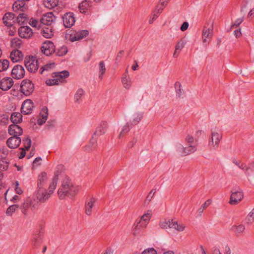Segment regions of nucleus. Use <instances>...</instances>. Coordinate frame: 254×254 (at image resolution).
<instances>
[{
    "mask_svg": "<svg viewBox=\"0 0 254 254\" xmlns=\"http://www.w3.org/2000/svg\"><path fill=\"white\" fill-rule=\"evenodd\" d=\"M61 177L62 179V184L58 191L59 198L62 199L66 196H74L78 191V187L74 186L67 176H63Z\"/></svg>",
    "mask_w": 254,
    "mask_h": 254,
    "instance_id": "1",
    "label": "nucleus"
},
{
    "mask_svg": "<svg viewBox=\"0 0 254 254\" xmlns=\"http://www.w3.org/2000/svg\"><path fill=\"white\" fill-rule=\"evenodd\" d=\"M153 213L151 210L144 211L143 214L135 221L133 226V234L136 235L146 229L149 223Z\"/></svg>",
    "mask_w": 254,
    "mask_h": 254,
    "instance_id": "2",
    "label": "nucleus"
},
{
    "mask_svg": "<svg viewBox=\"0 0 254 254\" xmlns=\"http://www.w3.org/2000/svg\"><path fill=\"white\" fill-rule=\"evenodd\" d=\"M222 138V133L217 127H214L211 130V135L208 140V146L211 150H216Z\"/></svg>",
    "mask_w": 254,
    "mask_h": 254,
    "instance_id": "3",
    "label": "nucleus"
},
{
    "mask_svg": "<svg viewBox=\"0 0 254 254\" xmlns=\"http://www.w3.org/2000/svg\"><path fill=\"white\" fill-rule=\"evenodd\" d=\"M69 73L67 70L57 72L52 74V78L46 80V83L48 86L59 85L63 83L64 79L68 77Z\"/></svg>",
    "mask_w": 254,
    "mask_h": 254,
    "instance_id": "4",
    "label": "nucleus"
},
{
    "mask_svg": "<svg viewBox=\"0 0 254 254\" xmlns=\"http://www.w3.org/2000/svg\"><path fill=\"white\" fill-rule=\"evenodd\" d=\"M213 35V22H207L202 31V41L203 44L209 43Z\"/></svg>",
    "mask_w": 254,
    "mask_h": 254,
    "instance_id": "5",
    "label": "nucleus"
},
{
    "mask_svg": "<svg viewBox=\"0 0 254 254\" xmlns=\"http://www.w3.org/2000/svg\"><path fill=\"white\" fill-rule=\"evenodd\" d=\"M233 162L240 169L243 170L248 178L251 177L252 173L254 172V161L250 163L248 165L236 160H234Z\"/></svg>",
    "mask_w": 254,
    "mask_h": 254,
    "instance_id": "6",
    "label": "nucleus"
},
{
    "mask_svg": "<svg viewBox=\"0 0 254 254\" xmlns=\"http://www.w3.org/2000/svg\"><path fill=\"white\" fill-rule=\"evenodd\" d=\"M38 61L36 57L29 56L25 59L24 63L27 69L30 72H35L38 68Z\"/></svg>",
    "mask_w": 254,
    "mask_h": 254,
    "instance_id": "7",
    "label": "nucleus"
},
{
    "mask_svg": "<svg viewBox=\"0 0 254 254\" xmlns=\"http://www.w3.org/2000/svg\"><path fill=\"white\" fill-rule=\"evenodd\" d=\"M34 196L38 201L44 203L51 197V195L44 188H38L34 194Z\"/></svg>",
    "mask_w": 254,
    "mask_h": 254,
    "instance_id": "8",
    "label": "nucleus"
},
{
    "mask_svg": "<svg viewBox=\"0 0 254 254\" xmlns=\"http://www.w3.org/2000/svg\"><path fill=\"white\" fill-rule=\"evenodd\" d=\"M244 194L241 190H233L231 191L229 203L231 205H236L242 200Z\"/></svg>",
    "mask_w": 254,
    "mask_h": 254,
    "instance_id": "9",
    "label": "nucleus"
},
{
    "mask_svg": "<svg viewBox=\"0 0 254 254\" xmlns=\"http://www.w3.org/2000/svg\"><path fill=\"white\" fill-rule=\"evenodd\" d=\"M43 234L39 232L33 235L31 240V246L33 249H38L43 243Z\"/></svg>",
    "mask_w": 254,
    "mask_h": 254,
    "instance_id": "10",
    "label": "nucleus"
},
{
    "mask_svg": "<svg viewBox=\"0 0 254 254\" xmlns=\"http://www.w3.org/2000/svg\"><path fill=\"white\" fill-rule=\"evenodd\" d=\"M21 92L25 95H29L34 90V85L30 80H23L21 84Z\"/></svg>",
    "mask_w": 254,
    "mask_h": 254,
    "instance_id": "11",
    "label": "nucleus"
},
{
    "mask_svg": "<svg viewBox=\"0 0 254 254\" xmlns=\"http://www.w3.org/2000/svg\"><path fill=\"white\" fill-rule=\"evenodd\" d=\"M41 50L45 55L50 56L54 52L55 46L53 42L47 40L42 44Z\"/></svg>",
    "mask_w": 254,
    "mask_h": 254,
    "instance_id": "12",
    "label": "nucleus"
},
{
    "mask_svg": "<svg viewBox=\"0 0 254 254\" xmlns=\"http://www.w3.org/2000/svg\"><path fill=\"white\" fill-rule=\"evenodd\" d=\"M97 199L91 196L87 198L85 204V213L90 216L92 214V208L95 206Z\"/></svg>",
    "mask_w": 254,
    "mask_h": 254,
    "instance_id": "13",
    "label": "nucleus"
},
{
    "mask_svg": "<svg viewBox=\"0 0 254 254\" xmlns=\"http://www.w3.org/2000/svg\"><path fill=\"white\" fill-rule=\"evenodd\" d=\"M63 23L66 28H70L72 26L75 22V17L72 12L65 13L63 17Z\"/></svg>",
    "mask_w": 254,
    "mask_h": 254,
    "instance_id": "14",
    "label": "nucleus"
},
{
    "mask_svg": "<svg viewBox=\"0 0 254 254\" xmlns=\"http://www.w3.org/2000/svg\"><path fill=\"white\" fill-rule=\"evenodd\" d=\"M33 33L31 28L27 26H21L18 29V34L22 38H31L33 36Z\"/></svg>",
    "mask_w": 254,
    "mask_h": 254,
    "instance_id": "15",
    "label": "nucleus"
},
{
    "mask_svg": "<svg viewBox=\"0 0 254 254\" xmlns=\"http://www.w3.org/2000/svg\"><path fill=\"white\" fill-rule=\"evenodd\" d=\"M25 73V70L23 66L20 65H15L12 69L11 76L15 79L22 78Z\"/></svg>",
    "mask_w": 254,
    "mask_h": 254,
    "instance_id": "16",
    "label": "nucleus"
},
{
    "mask_svg": "<svg viewBox=\"0 0 254 254\" xmlns=\"http://www.w3.org/2000/svg\"><path fill=\"white\" fill-rule=\"evenodd\" d=\"M55 20L56 17L53 12H48L42 16L40 22L44 25H51Z\"/></svg>",
    "mask_w": 254,
    "mask_h": 254,
    "instance_id": "17",
    "label": "nucleus"
},
{
    "mask_svg": "<svg viewBox=\"0 0 254 254\" xmlns=\"http://www.w3.org/2000/svg\"><path fill=\"white\" fill-rule=\"evenodd\" d=\"M13 85V81L10 77H4L0 81V88L3 91L9 90Z\"/></svg>",
    "mask_w": 254,
    "mask_h": 254,
    "instance_id": "18",
    "label": "nucleus"
},
{
    "mask_svg": "<svg viewBox=\"0 0 254 254\" xmlns=\"http://www.w3.org/2000/svg\"><path fill=\"white\" fill-rule=\"evenodd\" d=\"M89 34L87 30H81L70 35L69 40L71 42L80 40L86 37Z\"/></svg>",
    "mask_w": 254,
    "mask_h": 254,
    "instance_id": "19",
    "label": "nucleus"
},
{
    "mask_svg": "<svg viewBox=\"0 0 254 254\" xmlns=\"http://www.w3.org/2000/svg\"><path fill=\"white\" fill-rule=\"evenodd\" d=\"M8 132L10 135L18 136L22 134L23 130L17 124H13L9 126Z\"/></svg>",
    "mask_w": 254,
    "mask_h": 254,
    "instance_id": "20",
    "label": "nucleus"
},
{
    "mask_svg": "<svg viewBox=\"0 0 254 254\" xmlns=\"http://www.w3.org/2000/svg\"><path fill=\"white\" fill-rule=\"evenodd\" d=\"M21 142V140L19 137L13 136L7 140L6 144L9 148L14 149L19 146Z\"/></svg>",
    "mask_w": 254,
    "mask_h": 254,
    "instance_id": "21",
    "label": "nucleus"
},
{
    "mask_svg": "<svg viewBox=\"0 0 254 254\" xmlns=\"http://www.w3.org/2000/svg\"><path fill=\"white\" fill-rule=\"evenodd\" d=\"M185 140L187 147L191 150V152H194L196 150V146L197 145V140L190 135H188Z\"/></svg>",
    "mask_w": 254,
    "mask_h": 254,
    "instance_id": "22",
    "label": "nucleus"
},
{
    "mask_svg": "<svg viewBox=\"0 0 254 254\" xmlns=\"http://www.w3.org/2000/svg\"><path fill=\"white\" fill-rule=\"evenodd\" d=\"M33 108V104L31 100H26L23 103L21 108V113L27 115L31 113Z\"/></svg>",
    "mask_w": 254,
    "mask_h": 254,
    "instance_id": "23",
    "label": "nucleus"
},
{
    "mask_svg": "<svg viewBox=\"0 0 254 254\" xmlns=\"http://www.w3.org/2000/svg\"><path fill=\"white\" fill-rule=\"evenodd\" d=\"M108 127V123L106 122L102 121L96 128L93 135L99 137L105 133Z\"/></svg>",
    "mask_w": 254,
    "mask_h": 254,
    "instance_id": "24",
    "label": "nucleus"
},
{
    "mask_svg": "<svg viewBox=\"0 0 254 254\" xmlns=\"http://www.w3.org/2000/svg\"><path fill=\"white\" fill-rule=\"evenodd\" d=\"M246 228L244 225H234L231 227V230L234 233L236 237L241 236L245 232Z\"/></svg>",
    "mask_w": 254,
    "mask_h": 254,
    "instance_id": "25",
    "label": "nucleus"
},
{
    "mask_svg": "<svg viewBox=\"0 0 254 254\" xmlns=\"http://www.w3.org/2000/svg\"><path fill=\"white\" fill-rule=\"evenodd\" d=\"M98 137L93 134L88 144L84 146V150L90 151L94 150L97 146Z\"/></svg>",
    "mask_w": 254,
    "mask_h": 254,
    "instance_id": "26",
    "label": "nucleus"
},
{
    "mask_svg": "<svg viewBox=\"0 0 254 254\" xmlns=\"http://www.w3.org/2000/svg\"><path fill=\"white\" fill-rule=\"evenodd\" d=\"M176 149L178 153L181 156H186L193 153L187 146L184 147L181 144H177Z\"/></svg>",
    "mask_w": 254,
    "mask_h": 254,
    "instance_id": "27",
    "label": "nucleus"
},
{
    "mask_svg": "<svg viewBox=\"0 0 254 254\" xmlns=\"http://www.w3.org/2000/svg\"><path fill=\"white\" fill-rule=\"evenodd\" d=\"M10 57L13 63L18 62L22 59L23 54L19 50H14L11 52Z\"/></svg>",
    "mask_w": 254,
    "mask_h": 254,
    "instance_id": "28",
    "label": "nucleus"
},
{
    "mask_svg": "<svg viewBox=\"0 0 254 254\" xmlns=\"http://www.w3.org/2000/svg\"><path fill=\"white\" fill-rule=\"evenodd\" d=\"M47 181L48 177L47 174L45 172H42L39 174L38 178V188H44Z\"/></svg>",
    "mask_w": 254,
    "mask_h": 254,
    "instance_id": "29",
    "label": "nucleus"
},
{
    "mask_svg": "<svg viewBox=\"0 0 254 254\" xmlns=\"http://www.w3.org/2000/svg\"><path fill=\"white\" fill-rule=\"evenodd\" d=\"M14 15L11 13H6L3 17L4 24L7 26H11L13 22Z\"/></svg>",
    "mask_w": 254,
    "mask_h": 254,
    "instance_id": "30",
    "label": "nucleus"
},
{
    "mask_svg": "<svg viewBox=\"0 0 254 254\" xmlns=\"http://www.w3.org/2000/svg\"><path fill=\"white\" fill-rule=\"evenodd\" d=\"M55 63L54 62H49L40 68V73L44 74L45 72L52 70L55 68Z\"/></svg>",
    "mask_w": 254,
    "mask_h": 254,
    "instance_id": "31",
    "label": "nucleus"
},
{
    "mask_svg": "<svg viewBox=\"0 0 254 254\" xmlns=\"http://www.w3.org/2000/svg\"><path fill=\"white\" fill-rule=\"evenodd\" d=\"M59 180V176L56 174H55V176L52 180V182L50 183L49 189H48V193L49 194L51 195V194L53 193L54 191L55 190L57 185V182Z\"/></svg>",
    "mask_w": 254,
    "mask_h": 254,
    "instance_id": "32",
    "label": "nucleus"
},
{
    "mask_svg": "<svg viewBox=\"0 0 254 254\" xmlns=\"http://www.w3.org/2000/svg\"><path fill=\"white\" fill-rule=\"evenodd\" d=\"M59 180V176L56 174H55V176L52 180V182L50 183L49 189H48V193L49 194L51 195V194L53 193L54 191L55 190L57 185V182Z\"/></svg>",
    "mask_w": 254,
    "mask_h": 254,
    "instance_id": "33",
    "label": "nucleus"
},
{
    "mask_svg": "<svg viewBox=\"0 0 254 254\" xmlns=\"http://www.w3.org/2000/svg\"><path fill=\"white\" fill-rule=\"evenodd\" d=\"M122 83L125 88L128 89L131 87L132 82L130 78L127 77V74H124L122 78Z\"/></svg>",
    "mask_w": 254,
    "mask_h": 254,
    "instance_id": "34",
    "label": "nucleus"
},
{
    "mask_svg": "<svg viewBox=\"0 0 254 254\" xmlns=\"http://www.w3.org/2000/svg\"><path fill=\"white\" fill-rule=\"evenodd\" d=\"M186 228V226L183 223H178L177 221L173 220V222L171 224V228L174 229L177 231L182 232Z\"/></svg>",
    "mask_w": 254,
    "mask_h": 254,
    "instance_id": "35",
    "label": "nucleus"
},
{
    "mask_svg": "<svg viewBox=\"0 0 254 254\" xmlns=\"http://www.w3.org/2000/svg\"><path fill=\"white\" fill-rule=\"evenodd\" d=\"M59 0H44L45 6L49 9H52L57 6Z\"/></svg>",
    "mask_w": 254,
    "mask_h": 254,
    "instance_id": "36",
    "label": "nucleus"
},
{
    "mask_svg": "<svg viewBox=\"0 0 254 254\" xmlns=\"http://www.w3.org/2000/svg\"><path fill=\"white\" fill-rule=\"evenodd\" d=\"M90 7V2L87 0L83 1L79 5V10L81 13H86Z\"/></svg>",
    "mask_w": 254,
    "mask_h": 254,
    "instance_id": "37",
    "label": "nucleus"
},
{
    "mask_svg": "<svg viewBox=\"0 0 254 254\" xmlns=\"http://www.w3.org/2000/svg\"><path fill=\"white\" fill-rule=\"evenodd\" d=\"M84 95V91L82 89H78L74 96V100L75 103H79L82 101V97Z\"/></svg>",
    "mask_w": 254,
    "mask_h": 254,
    "instance_id": "38",
    "label": "nucleus"
},
{
    "mask_svg": "<svg viewBox=\"0 0 254 254\" xmlns=\"http://www.w3.org/2000/svg\"><path fill=\"white\" fill-rule=\"evenodd\" d=\"M173 222V220L169 219H165L160 221L159 223V227L162 229L171 228V224Z\"/></svg>",
    "mask_w": 254,
    "mask_h": 254,
    "instance_id": "39",
    "label": "nucleus"
},
{
    "mask_svg": "<svg viewBox=\"0 0 254 254\" xmlns=\"http://www.w3.org/2000/svg\"><path fill=\"white\" fill-rule=\"evenodd\" d=\"M22 117L19 113H13L11 115L10 119L13 124H17L22 122Z\"/></svg>",
    "mask_w": 254,
    "mask_h": 254,
    "instance_id": "40",
    "label": "nucleus"
},
{
    "mask_svg": "<svg viewBox=\"0 0 254 254\" xmlns=\"http://www.w3.org/2000/svg\"><path fill=\"white\" fill-rule=\"evenodd\" d=\"M30 197H27L21 206L22 212L25 214L28 209L31 207Z\"/></svg>",
    "mask_w": 254,
    "mask_h": 254,
    "instance_id": "41",
    "label": "nucleus"
},
{
    "mask_svg": "<svg viewBox=\"0 0 254 254\" xmlns=\"http://www.w3.org/2000/svg\"><path fill=\"white\" fill-rule=\"evenodd\" d=\"M24 5V3L23 0H17L13 3L12 8L14 11L23 10Z\"/></svg>",
    "mask_w": 254,
    "mask_h": 254,
    "instance_id": "42",
    "label": "nucleus"
},
{
    "mask_svg": "<svg viewBox=\"0 0 254 254\" xmlns=\"http://www.w3.org/2000/svg\"><path fill=\"white\" fill-rule=\"evenodd\" d=\"M174 87L177 96L179 97H181L184 93V90L182 88V85L180 82H176L175 83Z\"/></svg>",
    "mask_w": 254,
    "mask_h": 254,
    "instance_id": "43",
    "label": "nucleus"
},
{
    "mask_svg": "<svg viewBox=\"0 0 254 254\" xmlns=\"http://www.w3.org/2000/svg\"><path fill=\"white\" fill-rule=\"evenodd\" d=\"M99 78L102 79L103 76L106 71L105 64L104 62L101 61L99 64Z\"/></svg>",
    "mask_w": 254,
    "mask_h": 254,
    "instance_id": "44",
    "label": "nucleus"
},
{
    "mask_svg": "<svg viewBox=\"0 0 254 254\" xmlns=\"http://www.w3.org/2000/svg\"><path fill=\"white\" fill-rule=\"evenodd\" d=\"M41 34L44 37L49 38L53 35V32L51 28H46L43 29Z\"/></svg>",
    "mask_w": 254,
    "mask_h": 254,
    "instance_id": "45",
    "label": "nucleus"
},
{
    "mask_svg": "<svg viewBox=\"0 0 254 254\" xmlns=\"http://www.w3.org/2000/svg\"><path fill=\"white\" fill-rule=\"evenodd\" d=\"M28 21V18L24 13L19 14L17 17V21L19 25L23 24Z\"/></svg>",
    "mask_w": 254,
    "mask_h": 254,
    "instance_id": "46",
    "label": "nucleus"
},
{
    "mask_svg": "<svg viewBox=\"0 0 254 254\" xmlns=\"http://www.w3.org/2000/svg\"><path fill=\"white\" fill-rule=\"evenodd\" d=\"M9 66V61L7 60H0V71L6 70Z\"/></svg>",
    "mask_w": 254,
    "mask_h": 254,
    "instance_id": "47",
    "label": "nucleus"
},
{
    "mask_svg": "<svg viewBox=\"0 0 254 254\" xmlns=\"http://www.w3.org/2000/svg\"><path fill=\"white\" fill-rule=\"evenodd\" d=\"M211 202L210 200H207L200 206L197 210L198 215H201L203 211L211 204Z\"/></svg>",
    "mask_w": 254,
    "mask_h": 254,
    "instance_id": "48",
    "label": "nucleus"
},
{
    "mask_svg": "<svg viewBox=\"0 0 254 254\" xmlns=\"http://www.w3.org/2000/svg\"><path fill=\"white\" fill-rule=\"evenodd\" d=\"M130 128L128 123H127L126 125L123 127L121 131H120L119 138H121L124 136L125 134L129 131Z\"/></svg>",
    "mask_w": 254,
    "mask_h": 254,
    "instance_id": "49",
    "label": "nucleus"
},
{
    "mask_svg": "<svg viewBox=\"0 0 254 254\" xmlns=\"http://www.w3.org/2000/svg\"><path fill=\"white\" fill-rule=\"evenodd\" d=\"M19 207V206L16 204H14L10 206L6 210V214L8 216H11L15 211V210Z\"/></svg>",
    "mask_w": 254,
    "mask_h": 254,
    "instance_id": "50",
    "label": "nucleus"
},
{
    "mask_svg": "<svg viewBox=\"0 0 254 254\" xmlns=\"http://www.w3.org/2000/svg\"><path fill=\"white\" fill-rule=\"evenodd\" d=\"M21 45V41L18 38H13L11 41V45L13 48H19Z\"/></svg>",
    "mask_w": 254,
    "mask_h": 254,
    "instance_id": "51",
    "label": "nucleus"
},
{
    "mask_svg": "<svg viewBox=\"0 0 254 254\" xmlns=\"http://www.w3.org/2000/svg\"><path fill=\"white\" fill-rule=\"evenodd\" d=\"M184 46L185 41L183 39H181L177 41L176 45L175 46V49H176V50H179V51H180L183 49Z\"/></svg>",
    "mask_w": 254,
    "mask_h": 254,
    "instance_id": "52",
    "label": "nucleus"
},
{
    "mask_svg": "<svg viewBox=\"0 0 254 254\" xmlns=\"http://www.w3.org/2000/svg\"><path fill=\"white\" fill-rule=\"evenodd\" d=\"M67 51V47L66 46H63L58 50L57 54L59 56H63L65 55Z\"/></svg>",
    "mask_w": 254,
    "mask_h": 254,
    "instance_id": "53",
    "label": "nucleus"
},
{
    "mask_svg": "<svg viewBox=\"0 0 254 254\" xmlns=\"http://www.w3.org/2000/svg\"><path fill=\"white\" fill-rule=\"evenodd\" d=\"M48 109L46 107H43L42 110V112L40 113L41 118L42 119L47 121L48 118Z\"/></svg>",
    "mask_w": 254,
    "mask_h": 254,
    "instance_id": "54",
    "label": "nucleus"
},
{
    "mask_svg": "<svg viewBox=\"0 0 254 254\" xmlns=\"http://www.w3.org/2000/svg\"><path fill=\"white\" fill-rule=\"evenodd\" d=\"M13 185L15 192L18 194H21L23 193V190L22 189L19 187L18 182L16 181Z\"/></svg>",
    "mask_w": 254,
    "mask_h": 254,
    "instance_id": "55",
    "label": "nucleus"
},
{
    "mask_svg": "<svg viewBox=\"0 0 254 254\" xmlns=\"http://www.w3.org/2000/svg\"><path fill=\"white\" fill-rule=\"evenodd\" d=\"M155 193V191L153 190H151L149 193H148V195L146 197V199L145 200V203L148 204L150 202L151 199L153 197V195Z\"/></svg>",
    "mask_w": 254,
    "mask_h": 254,
    "instance_id": "56",
    "label": "nucleus"
},
{
    "mask_svg": "<svg viewBox=\"0 0 254 254\" xmlns=\"http://www.w3.org/2000/svg\"><path fill=\"white\" fill-rule=\"evenodd\" d=\"M23 143L25 146V148L26 150H28L30 148L31 146V139L30 138L27 137L23 140Z\"/></svg>",
    "mask_w": 254,
    "mask_h": 254,
    "instance_id": "57",
    "label": "nucleus"
},
{
    "mask_svg": "<svg viewBox=\"0 0 254 254\" xmlns=\"http://www.w3.org/2000/svg\"><path fill=\"white\" fill-rule=\"evenodd\" d=\"M1 157L3 159H5L8 154V150L5 147H2L0 149Z\"/></svg>",
    "mask_w": 254,
    "mask_h": 254,
    "instance_id": "58",
    "label": "nucleus"
},
{
    "mask_svg": "<svg viewBox=\"0 0 254 254\" xmlns=\"http://www.w3.org/2000/svg\"><path fill=\"white\" fill-rule=\"evenodd\" d=\"M247 223L252 224L254 221V214L253 212H250L247 217Z\"/></svg>",
    "mask_w": 254,
    "mask_h": 254,
    "instance_id": "59",
    "label": "nucleus"
},
{
    "mask_svg": "<svg viewBox=\"0 0 254 254\" xmlns=\"http://www.w3.org/2000/svg\"><path fill=\"white\" fill-rule=\"evenodd\" d=\"M142 254H157L156 251L152 248L144 250Z\"/></svg>",
    "mask_w": 254,
    "mask_h": 254,
    "instance_id": "60",
    "label": "nucleus"
},
{
    "mask_svg": "<svg viewBox=\"0 0 254 254\" xmlns=\"http://www.w3.org/2000/svg\"><path fill=\"white\" fill-rule=\"evenodd\" d=\"M29 23L33 27H36L37 26H40L39 25V22L36 19H31Z\"/></svg>",
    "mask_w": 254,
    "mask_h": 254,
    "instance_id": "61",
    "label": "nucleus"
},
{
    "mask_svg": "<svg viewBox=\"0 0 254 254\" xmlns=\"http://www.w3.org/2000/svg\"><path fill=\"white\" fill-rule=\"evenodd\" d=\"M142 118V116L141 114L137 115V117L135 118L132 122V125H136L137 123H139V121L141 120Z\"/></svg>",
    "mask_w": 254,
    "mask_h": 254,
    "instance_id": "62",
    "label": "nucleus"
},
{
    "mask_svg": "<svg viewBox=\"0 0 254 254\" xmlns=\"http://www.w3.org/2000/svg\"><path fill=\"white\" fill-rule=\"evenodd\" d=\"M36 198H30L31 201V208H35L37 206L38 200L36 201L35 199Z\"/></svg>",
    "mask_w": 254,
    "mask_h": 254,
    "instance_id": "63",
    "label": "nucleus"
},
{
    "mask_svg": "<svg viewBox=\"0 0 254 254\" xmlns=\"http://www.w3.org/2000/svg\"><path fill=\"white\" fill-rule=\"evenodd\" d=\"M42 159L40 157L36 158L33 162V167H37L41 164Z\"/></svg>",
    "mask_w": 254,
    "mask_h": 254,
    "instance_id": "64",
    "label": "nucleus"
}]
</instances>
